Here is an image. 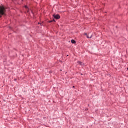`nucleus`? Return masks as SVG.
Segmentation results:
<instances>
[{
	"instance_id": "9",
	"label": "nucleus",
	"mask_w": 128,
	"mask_h": 128,
	"mask_svg": "<svg viewBox=\"0 0 128 128\" xmlns=\"http://www.w3.org/2000/svg\"><path fill=\"white\" fill-rule=\"evenodd\" d=\"M72 88H74V86H72Z\"/></svg>"
},
{
	"instance_id": "7",
	"label": "nucleus",
	"mask_w": 128,
	"mask_h": 128,
	"mask_svg": "<svg viewBox=\"0 0 128 128\" xmlns=\"http://www.w3.org/2000/svg\"><path fill=\"white\" fill-rule=\"evenodd\" d=\"M10 29H12V27L11 26H9Z\"/></svg>"
},
{
	"instance_id": "1",
	"label": "nucleus",
	"mask_w": 128,
	"mask_h": 128,
	"mask_svg": "<svg viewBox=\"0 0 128 128\" xmlns=\"http://www.w3.org/2000/svg\"><path fill=\"white\" fill-rule=\"evenodd\" d=\"M6 8L4 6H0V18L2 17V16H6Z\"/></svg>"
},
{
	"instance_id": "2",
	"label": "nucleus",
	"mask_w": 128,
	"mask_h": 128,
	"mask_svg": "<svg viewBox=\"0 0 128 128\" xmlns=\"http://www.w3.org/2000/svg\"><path fill=\"white\" fill-rule=\"evenodd\" d=\"M54 17L55 19L56 20H58V19H60V16L59 14H54Z\"/></svg>"
},
{
	"instance_id": "10",
	"label": "nucleus",
	"mask_w": 128,
	"mask_h": 128,
	"mask_svg": "<svg viewBox=\"0 0 128 128\" xmlns=\"http://www.w3.org/2000/svg\"><path fill=\"white\" fill-rule=\"evenodd\" d=\"M127 69H128V68H127Z\"/></svg>"
},
{
	"instance_id": "5",
	"label": "nucleus",
	"mask_w": 128,
	"mask_h": 128,
	"mask_svg": "<svg viewBox=\"0 0 128 128\" xmlns=\"http://www.w3.org/2000/svg\"><path fill=\"white\" fill-rule=\"evenodd\" d=\"M84 35H86V36H87V38H90L92 37V36H90V37H89V36H88L87 34H86V33L84 34Z\"/></svg>"
},
{
	"instance_id": "3",
	"label": "nucleus",
	"mask_w": 128,
	"mask_h": 128,
	"mask_svg": "<svg viewBox=\"0 0 128 128\" xmlns=\"http://www.w3.org/2000/svg\"><path fill=\"white\" fill-rule=\"evenodd\" d=\"M72 44H76V41L74 40H71Z\"/></svg>"
},
{
	"instance_id": "8",
	"label": "nucleus",
	"mask_w": 128,
	"mask_h": 128,
	"mask_svg": "<svg viewBox=\"0 0 128 128\" xmlns=\"http://www.w3.org/2000/svg\"><path fill=\"white\" fill-rule=\"evenodd\" d=\"M52 20H50V22H52Z\"/></svg>"
},
{
	"instance_id": "6",
	"label": "nucleus",
	"mask_w": 128,
	"mask_h": 128,
	"mask_svg": "<svg viewBox=\"0 0 128 128\" xmlns=\"http://www.w3.org/2000/svg\"><path fill=\"white\" fill-rule=\"evenodd\" d=\"M26 8H28V6H25Z\"/></svg>"
},
{
	"instance_id": "4",
	"label": "nucleus",
	"mask_w": 128,
	"mask_h": 128,
	"mask_svg": "<svg viewBox=\"0 0 128 128\" xmlns=\"http://www.w3.org/2000/svg\"><path fill=\"white\" fill-rule=\"evenodd\" d=\"M78 63L80 66H82L83 64V62H80V61L78 62Z\"/></svg>"
}]
</instances>
